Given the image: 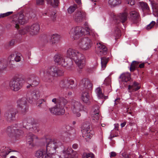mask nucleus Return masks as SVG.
Wrapping results in <instances>:
<instances>
[{"label":"nucleus","mask_w":158,"mask_h":158,"mask_svg":"<svg viewBox=\"0 0 158 158\" xmlns=\"http://www.w3.org/2000/svg\"><path fill=\"white\" fill-rule=\"evenodd\" d=\"M15 41L14 40H11L10 41L9 43V45L10 46H12L14 44Z\"/></svg>","instance_id":"obj_63"},{"label":"nucleus","mask_w":158,"mask_h":158,"mask_svg":"<svg viewBox=\"0 0 158 158\" xmlns=\"http://www.w3.org/2000/svg\"><path fill=\"white\" fill-rule=\"evenodd\" d=\"M21 54L20 53L18 55L16 54V56L15 57V54H11L9 57V62L11 63V61H14V60L17 62L20 61L21 60Z\"/></svg>","instance_id":"obj_30"},{"label":"nucleus","mask_w":158,"mask_h":158,"mask_svg":"<svg viewBox=\"0 0 158 158\" xmlns=\"http://www.w3.org/2000/svg\"><path fill=\"white\" fill-rule=\"evenodd\" d=\"M32 93L33 94V97L36 100V99H38L40 97L39 92L36 90H34Z\"/></svg>","instance_id":"obj_47"},{"label":"nucleus","mask_w":158,"mask_h":158,"mask_svg":"<svg viewBox=\"0 0 158 158\" xmlns=\"http://www.w3.org/2000/svg\"><path fill=\"white\" fill-rule=\"evenodd\" d=\"M54 60L57 65H60L63 67H66L68 65V63L65 61L63 56L60 54H56L54 57Z\"/></svg>","instance_id":"obj_18"},{"label":"nucleus","mask_w":158,"mask_h":158,"mask_svg":"<svg viewBox=\"0 0 158 158\" xmlns=\"http://www.w3.org/2000/svg\"><path fill=\"white\" fill-rule=\"evenodd\" d=\"M139 63V62L136 61H132L131 64L130 68V71H134L136 69Z\"/></svg>","instance_id":"obj_37"},{"label":"nucleus","mask_w":158,"mask_h":158,"mask_svg":"<svg viewBox=\"0 0 158 158\" xmlns=\"http://www.w3.org/2000/svg\"><path fill=\"white\" fill-rule=\"evenodd\" d=\"M104 84L106 85H111V80L109 79H106L104 81Z\"/></svg>","instance_id":"obj_54"},{"label":"nucleus","mask_w":158,"mask_h":158,"mask_svg":"<svg viewBox=\"0 0 158 158\" xmlns=\"http://www.w3.org/2000/svg\"><path fill=\"white\" fill-rule=\"evenodd\" d=\"M78 146V145L77 144L75 143L73 145L72 147L73 149H76L77 148Z\"/></svg>","instance_id":"obj_64"},{"label":"nucleus","mask_w":158,"mask_h":158,"mask_svg":"<svg viewBox=\"0 0 158 158\" xmlns=\"http://www.w3.org/2000/svg\"><path fill=\"white\" fill-rule=\"evenodd\" d=\"M20 79L17 77H14L9 82L10 89L15 91H18L21 88Z\"/></svg>","instance_id":"obj_13"},{"label":"nucleus","mask_w":158,"mask_h":158,"mask_svg":"<svg viewBox=\"0 0 158 158\" xmlns=\"http://www.w3.org/2000/svg\"><path fill=\"white\" fill-rule=\"evenodd\" d=\"M44 3V0H37L36 4L38 5H42Z\"/></svg>","instance_id":"obj_55"},{"label":"nucleus","mask_w":158,"mask_h":158,"mask_svg":"<svg viewBox=\"0 0 158 158\" xmlns=\"http://www.w3.org/2000/svg\"><path fill=\"white\" fill-rule=\"evenodd\" d=\"M30 29L29 26H26L24 28L20 30L19 33L21 35H24L28 32H30Z\"/></svg>","instance_id":"obj_41"},{"label":"nucleus","mask_w":158,"mask_h":158,"mask_svg":"<svg viewBox=\"0 0 158 158\" xmlns=\"http://www.w3.org/2000/svg\"><path fill=\"white\" fill-rule=\"evenodd\" d=\"M139 3L143 10H149V7L146 3L143 2H140Z\"/></svg>","instance_id":"obj_42"},{"label":"nucleus","mask_w":158,"mask_h":158,"mask_svg":"<svg viewBox=\"0 0 158 158\" xmlns=\"http://www.w3.org/2000/svg\"><path fill=\"white\" fill-rule=\"evenodd\" d=\"M127 2L128 4H130L131 5L134 4V2L133 0H127Z\"/></svg>","instance_id":"obj_59"},{"label":"nucleus","mask_w":158,"mask_h":158,"mask_svg":"<svg viewBox=\"0 0 158 158\" xmlns=\"http://www.w3.org/2000/svg\"><path fill=\"white\" fill-rule=\"evenodd\" d=\"M114 33L117 37H119L121 35L120 31L117 27H116L115 28Z\"/></svg>","instance_id":"obj_49"},{"label":"nucleus","mask_w":158,"mask_h":158,"mask_svg":"<svg viewBox=\"0 0 158 158\" xmlns=\"http://www.w3.org/2000/svg\"><path fill=\"white\" fill-rule=\"evenodd\" d=\"M156 23L154 21H152L149 24L147 25L146 29L148 30L152 28L153 26Z\"/></svg>","instance_id":"obj_52"},{"label":"nucleus","mask_w":158,"mask_h":158,"mask_svg":"<svg viewBox=\"0 0 158 158\" xmlns=\"http://www.w3.org/2000/svg\"><path fill=\"white\" fill-rule=\"evenodd\" d=\"M120 101V99L119 98H118L114 100V105H116L118 104Z\"/></svg>","instance_id":"obj_62"},{"label":"nucleus","mask_w":158,"mask_h":158,"mask_svg":"<svg viewBox=\"0 0 158 158\" xmlns=\"http://www.w3.org/2000/svg\"><path fill=\"white\" fill-rule=\"evenodd\" d=\"M22 123L23 127L26 129H27V126L28 125V123H27V121L26 118H25L23 119Z\"/></svg>","instance_id":"obj_53"},{"label":"nucleus","mask_w":158,"mask_h":158,"mask_svg":"<svg viewBox=\"0 0 158 158\" xmlns=\"http://www.w3.org/2000/svg\"><path fill=\"white\" fill-rule=\"evenodd\" d=\"M152 8L153 11L156 13L157 15L158 14V4L155 3H151Z\"/></svg>","instance_id":"obj_44"},{"label":"nucleus","mask_w":158,"mask_h":158,"mask_svg":"<svg viewBox=\"0 0 158 158\" xmlns=\"http://www.w3.org/2000/svg\"><path fill=\"white\" fill-rule=\"evenodd\" d=\"M10 152L6 148L3 147L0 150V156L2 157H5Z\"/></svg>","instance_id":"obj_35"},{"label":"nucleus","mask_w":158,"mask_h":158,"mask_svg":"<svg viewBox=\"0 0 158 158\" xmlns=\"http://www.w3.org/2000/svg\"><path fill=\"white\" fill-rule=\"evenodd\" d=\"M59 38V36L57 34L48 35L44 36V41L45 43L49 42L52 44H55L58 40Z\"/></svg>","instance_id":"obj_19"},{"label":"nucleus","mask_w":158,"mask_h":158,"mask_svg":"<svg viewBox=\"0 0 158 158\" xmlns=\"http://www.w3.org/2000/svg\"><path fill=\"white\" fill-rule=\"evenodd\" d=\"M13 11H10L5 13L1 14H0V18H2L8 16L13 14Z\"/></svg>","instance_id":"obj_46"},{"label":"nucleus","mask_w":158,"mask_h":158,"mask_svg":"<svg viewBox=\"0 0 158 158\" xmlns=\"http://www.w3.org/2000/svg\"><path fill=\"white\" fill-rule=\"evenodd\" d=\"M46 151L49 156L54 155L56 150L61 145V143L56 140L46 139Z\"/></svg>","instance_id":"obj_2"},{"label":"nucleus","mask_w":158,"mask_h":158,"mask_svg":"<svg viewBox=\"0 0 158 158\" xmlns=\"http://www.w3.org/2000/svg\"><path fill=\"white\" fill-rule=\"evenodd\" d=\"M30 33L32 35H34L37 34L40 29L39 25L37 23L32 24L30 27Z\"/></svg>","instance_id":"obj_25"},{"label":"nucleus","mask_w":158,"mask_h":158,"mask_svg":"<svg viewBox=\"0 0 158 158\" xmlns=\"http://www.w3.org/2000/svg\"><path fill=\"white\" fill-rule=\"evenodd\" d=\"M122 156H123V158H129L128 155L125 153H123Z\"/></svg>","instance_id":"obj_61"},{"label":"nucleus","mask_w":158,"mask_h":158,"mask_svg":"<svg viewBox=\"0 0 158 158\" xmlns=\"http://www.w3.org/2000/svg\"><path fill=\"white\" fill-rule=\"evenodd\" d=\"M96 48L99 51V54L101 56L106 55L107 53V49L106 46L103 44L99 43L97 44Z\"/></svg>","instance_id":"obj_24"},{"label":"nucleus","mask_w":158,"mask_h":158,"mask_svg":"<svg viewBox=\"0 0 158 158\" xmlns=\"http://www.w3.org/2000/svg\"><path fill=\"white\" fill-rule=\"evenodd\" d=\"M93 42L88 38H84L80 39L78 43L79 46L84 50H87L91 47Z\"/></svg>","instance_id":"obj_12"},{"label":"nucleus","mask_w":158,"mask_h":158,"mask_svg":"<svg viewBox=\"0 0 158 158\" xmlns=\"http://www.w3.org/2000/svg\"><path fill=\"white\" fill-rule=\"evenodd\" d=\"M18 111L15 108H11L6 110L5 113L6 120L9 122H11L15 119V116Z\"/></svg>","instance_id":"obj_9"},{"label":"nucleus","mask_w":158,"mask_h":158,"mask_svg":"<svg viewBox=\"0 0 158 158\" xmlns=\"http://www.w3.org/2000/svg\"><path fill=\"white\" fill-rule=\"evenodd\" d=\"M101 64L102 67L104 69L105 68L106 64L109 60V58H106L105 57H101Z\"/></svg>","instance_id":"obj_38"},{"label":"nucleus","mask_w":158,"mask_h":158,"mask_svg":"<svg viewBox=\"0 0 158 158\" xmlns=\"http://www.w3.org/2000/svg\"><path fill=\"white\" fill-rule=\"evenodd\" d=\"M83 108V106L79 102L73 99L71 102V109L74 113L79 112Z\"/></svg>","instance_id":"obj_15"},{"label":"nucleus","mask_w":158,"mask_h":158,"mask_svg":"<svg viewBox=\"0 0 158 158\" xmlns=\"http://www.w3.org/2000/svg\"><path fill=\"white\" fill-rule=\"evenodd\" d=\"M110 154V157H115L116 155V153L115 152H111Z\"/></svg>","instance_id":"obj_60"},{"label":"nucleus","mask_w":158,"mask_h":158,"mask_svg":"<svg viewBox=\"0 0 158 158\" xmlns=\"http://www.w3.org/2000/svg\"><path fill=\"white\" fill-rule=\"evenodd\" d=\"M59 86L63 89H73L75 88L76 85L74 84V81L73 79L65 78L60 81Z\"/></svg>","instance_id":"obj_6"},{"label":"nucleus","mask_w":158,"mask_h":158,"mask_svg":"<svg viewBox=\"0 0 158 158\" xmlns=\"http://www.w3.org/2000/svg\"><path fill=\"white\" fill-rule=\"evenodd\" d=\"M46 102V101L44 99H40L38 101V103L39 104L38 105L43 104L44 102Z\"/></svg>","instance_id":"obj_56"},{"label":"nucleus","mask_w":158,"mask_h":158,"mask_svg":"<svg viewBox=\"0 0 158 158\" xmlns=\"http://www.w3.org/2000/svg\"><path fill=\"white\" fill-rule=\"evenodd\" d=\"M38 106L43 108L45 111H46L48 108V107L47 105V104L46 102H44V103L43 104L38 105Z\"/></svg>","instance_id":"obj_50"},{"label":"nucleus","mask_w":158,"mask_h":158,"mask_svg":"<svg viewBox=\"0 0 158 158\" xmlns=\"http://www.w3.org/2000/svg\"><path fill=\"white\" fill-rule=\"evenodd\" d=\"M128 90L129 92H131L133 91H136L140 88V87L138 86L139 83L136 81H134L132 85L128 83Z\"/></svg>","instance_id":"obj_28"},{"label":"nucleus","mask_w":158,"mask_h":158,"mask_svg":"<svg viewBox=\"0 0 158 158\" xmlns=\"http://www.w3.org/2000/svg\"><path fill=\"white\" fill-rule=\"evenodd\" d=\"M68 102L67 99H65L63 97H60L59 98L58 103L60 106L64 108V106Z\"/></svg>","instance_id":"obj_34"},{"label":"nucleus","mask_w":158,"mask_h":158,"mask_svg":"<svg viewBox=\"0 0 158 158\" xmlns=\"http://www.w3.org/2000/svg\"><path fill=\"white\" fill-rule=\"evenodd\" d=\"M90 91H83L81 94V99L83 102L88 104L90 103V96L89 92Z\"/></svg>","instance_id":"obj_26"},{"label":"nucleus","mask_w":158,"mask_h":158,"mask_svg":"<svg viewBox=\"0 0 158 158\" xmlns=\"http://www.w3.org/2000/svg\"><path fill=\"white\" fill-rule=\"evenodd\" d=\"M54 77H60L64 75V71L62 69L56 66Z\"/></svg>","instance_id":"obj_33"},{"label":"nucleus","mask_w":158,"mask_h":158,"mask_svg":"<svg viewBox=\"0 0 158 158\" xmlns=\"http://www.w3.org/2000/svg\"><path fill=\"white\" fill-rule=\"evenodd\" d=\"M85 12L82 10H77L73 14V17L75 21L80 23L85 19Z\"/></svg>","instance_id":"obj_16"},{"label":"nucleus","mask_w":158,"mask_h":158,"mask_svg":"<svg viewBox=\"0 0 158 158\" xmlns=\"http://www.w3.org/2000/svg\"><path fill=\"white\" fill-rule=\"evenodd\" d=\"M33 95V94L32 92L28 93L27 95V100L30 103H31L32 102L35 101Z\"/></svg>","instance_id":"obj_40"},{"label":"nucleus","mask_w":158,"mask_h":158,"mask_svg":"<svg viewBox=\"0 0 158 158\" xmlns=\"http://www.w3.org/2000/svg\"><path fill=\"white\" fill-rule=\"evenodd\" d=\"M55 14L56 13L53 12H52L51 15V17L53 20H54L56 18V16L55 15Z\"/></svg>","instance_id":"obj_57"},{"label":"nucleus","mask_w":158,"mask_h":158,"mask_svg":"<svg viewBox=\"0 0 158 158\" xmlns=\"http://www.w3.org/2000/svg\"><path fill=\"white\" fill-rule=\"evenodd\" d=\"M121 2V0H109L108 1L109 4L111 7H114L120 4Z\"/></svg>","instance_id":"obj_36"},{"label":"nucleus","mask_w":158,"mask_h":158,"mask_svg":"<svg viewBox=\"0 0 158 158\" xmlns=\"http://www.w3.org/2000/svg\"><path fill=\"white\" fill-rule=\"evenodd\" d=\"M26 22L23 14L18 13L12 15L11 23L15 28L18 29L20 25L24 24Z\"/></svg>","instance_id":"obj_5"},{"label":"nucleus","mask_w":158,"mask_h":158,"mask_svg":"<svg viewBox=\"0 0 158 158\" xmlns=\"http://www.w3.org/2000/svg\"><path fill=\"white\" fill-rule=\"evenodd\" d=\"M95 92L99 98L101 99L104 96V94L102 93V89L100 87H98L95 90Z\"/></svg>","instance_id":"obj_39"},{"label":"nucleus","mask_w":158,"mask_h":158,"mask_svg":"<svg viewBox=\"0 0 158 158\" xmlns=\"http://www.w3.org/2000/svg\"><path fill=\"white\" fill-rule=\"evenodd\" d=\"M77 8V6L76 4H74L73 6H70L68 9V12L69 14L73 12Z\"/></svg>","instance_id":"obj_43"},{"label":"nucleus","mask_w":158,"mask_h":158,"mask_svg":"<svg viewBox=\"0 0 158 158\" xmlns=\"http://www.w3.org/2000/svg\"><path fill=\"white\" fill-rule=\"evenodd\" d=\"M27 81L28 83L31 84V85H32V87L37 86L40 82L39 78L34 74L30 75L27 78Z\"/></svg>","instance_id":"obj_20"},{"label":"nucleus","mask_w":158,"mask_h":158,"mask_svg":"<svg viewBox=\"0 0 158 158\" xmlns=\"http://www.w3.org/2000/svg\"><path fill=\"white\" fill-rule=\"evenodd\" d=\"M52 1V3H50V5L53 7H55L58 6V4L59 3V0H53Z\"/></svg>","instance_id":"obj_48"},{"label":"nucleus","mask_w":158,"mask_h":158,"mask_svg":"<svg viewBox=\"0 0 158 158\" xmlns=\"http://www.w3.org/2000/svg\"><path fill=\"white\" fill-rule=\"evenodd\" d=\"M27 142L29 148H31L34 146L33 141L35 139H37V137L31 133H29L27 136Z\"/></svg>","instance_id":"obj_21"},{"label":"nucleus","mask_w":158,"mask_h":158,"mask_svg":"<svg viewBox=\"0 0 158 158\" xmlns=\"http://www.w3.org/2000/svg\"><path fill=\"white\" fill-rule=\"evenodd\" d=\"M130 19L134 24H137L139 20L140 16L138 12L136 11H132L130 12Z\"/></svg>","instance_id":"obj_22"},{"label":"nucleus","mask_w":158,"mask_h":158,"mask_svg":"<svg viewBox=\"0 0 158 158\" xmlns=\"http://www.w3.org/2000/svg\"><path fill=\"white\" fill-rule=\"evenodd\" d=\"M53 156H50L49 158H77L78 154L76 152H74L71 148H68L64 150L59 156L53 153Z\"/></svg>","instance_id":"obj_4"},{"label":"nucleus","mask_w":158,"mask_h":158,"mask_svg":"<svg viewBox=\"0 0 158 158\" xmlns=\"http://www.w3.org/2000/svg\"><path fill=\"white\" fill-rule=\"evenodd\" d=\"M83 158H94V155L92 154L85 153L83 154Z\"/></svg>","instance_id":"obj_51"},{"label":"nucleus","mask_w":158,"mask_h":158,"mask_svg":"<svg viewBox=\"0 0 158 158\" xmlns=\"http://www.w3.org/2000/svg\"><path fill=\"white\" fill-rule=\"evenodd\" d=\"M67 56L71 59L70 62L72 63L73 59L75 62L78 67L80 69H82L85 65V61L83 55L77 50L72 48H69L67 52Z\"/></svg>","instance_id":"obj_1"},{"label":"nucleus","mask_w":158,"mask_h":158,"mask_svg":"<svg viewBox=\"0 0 158 158\" xmlns=\"http://www.w3.org/2000/svg\"><path fill=\"white\" fill-rule=\"evenodd\" d=\"M56 66L53 65L48 68L44 77V81L45 82H52V77L55 76V72Z\"/></svg>","instance_id":"obj_7"},{"label":"nucleus","mask_w":158,"mask_h":158,"mask_svg":"<svg viewBox=\"0 0 158 158\" xmlns=\"http://www.w3.org/2000/svg\"><path fill=\"white\" fill-rule=\"evenodd\" d=\"M79 86L84 91H90L92 89L93 85L88 79L85 78L80 81Z\"/></svg>","instance_id":"obj_11"},{"label":"nucleus","mask_w":158,"mask_h":158,"mask_svg":"<svg viewBox=\"0 0 158 158\" xmlns=\"http://www.w3.org/2000/svg\"><path fill=\"white\" fill-rule=\"evenodd\" d=\"M49 110L52 114L56 115H62L65 113L64 108L57 104L54 106L49 108Z\"/></svg>","instance_id":"obj_14"},{"label":"nucleus","mask_w":158,"mask_h":158,"mask_svg":"<svg viewBox=\"0 0 158 158\" xmlns=\"http://www.w3.org/2000/svg\"><path fill=\"white\" fill-rule=\"evenodd\" d=\"M127 13L126 12H123L120 14L118 16V19L123 23L125 22L127 20Z\"/></svg>","instance_id":"obj_32"},{"label":"nucleus","mask_w":158,"mask_h":158,"mask_svg":"<svg viewBox=\"0 0 158 158\" xmlns=\"http://www.w3.org/2000/svg\"><path fill=\"white\" fill-rule=\"evenodd\" d=\"M35 156L37 158H49L50 157L47 152L44 149H40L36 151Z\"/></svg>","instance_id":"obj_23"},{"label":"nucleus","mask_w":158,"mask_h":158,"mask_svg":"<svg viewBox=\"0 0 158 158\" xmlns=\"http://www.w3.org/2000/svg\"><path fill=\"white\" fill-rule=\"evenodd\" d=\"M99 106L97 105H95L92 108V110L93 112L92 114L93 115V120H98V119L100 116L99 113Z\"/></svg>","instance_id":"obj_27"},{"label":"nucleus","mask_w":158,"mask_h":158,"mask_svg":"<svg viewBox=\"0 0 158 158\" xmlns=\"http://www.w3.org/2000/svg\"><path fill=\"white\" fill-rule=\"evenodd\" d=\"M7 61L6 59L3 58L0 59V72H2L5 70L7 68Z\"/></svg>","instance_id":"obj_31"},{"label":"nucleus","mask_w":158,"mask_h":158,"mask_svg":"<svg viewBox=\"0 0 158 158\" xmlns=\"http://www.w3.org/2000/svg\"><path fill=\"white\" fill-rule=\"evenodd\" d=\"M6 132L7 135L10 137H17L23 134V131L17 129L16 127L13 126H9L7 128Z\"/></svg>","instance_id":"obj_10"},{"label":"nucleus","mask_w":158,"mask_h":158,"mask_svg":"<svg viewBox=\"0 0 158 158\" xmlns=\"http://www.w3.org/2000/svg\"><path fill=\"white\" fill-rule=\"evenodd\" d=\"M90 123L89 122L84 123L81 126V131L83 134L86 137L85 138H89L91 136V134L90 132Z\"/></svg>","instance_id":"obj_17"},{"label":"nucleus","mask_w":158,"mask_h":158,"mask_svg":"<svg viewBox=\"0 0 158 158\" xmlns=\"http://www.w3.org/2000/svg\"><path fill=\"white\" fill-rule=\"evenodd\" d=\"M58 101L59 98L57 99L56 98H54L52 100V102L56 105L58 103Z\"/></svg>","instance_id":"obj_58"},{"label":"nucleus","mask_w":158,"mask_h":158,"mask_svg":"<svg viewBox=\"0 0 158 158\" xmlns=\"http://www.w3.org/2000/svg\"><path fill=\"white\" fill-rule=\"evenodd\" d=\"M17 106L19 110L22 114H25L28 110L27 99L25 97L19 99L17 101Z\"/></svg>","instance_id":"obj_8"},{"label":"nucleus","mask_w":158,"mask_h":158,"mask_svg":"<svg viewBox=\"0 0 158 158\" xmlns=\"http://www.w3.org/2000/svg\"><path fill=\"white\" fill-rule=\"evenodd\" d=\"M119 78L121 79V81L125 82L130 81L131 78V74L129 73H123L119 77Z\"/></svg>","instance_id":"obj_29"},{"label":"nucleus","mask_w":158,"mask_h":158,"mask_svg":"<svg viewBox=\"0 0 158 158\" xmlns=\"http://www.w3.org/2000/svg\"><path fill=\"white\" fill-rule=\"evenodd\" d=\"M26 118L27 121V123H28V125L30 124L33 125L35 124L36 123L34 118Z\"/></svg>","instance_id":"obj_45"},{"label":"nucleus","mask_w":158,"mask_h":158,"mask_svg":"<svg viewBox=\"0 0 158 158\" xmlns=\"http://www.w3.org/2000/svg\"><path fill=\"white\" fill-rule=\"evenodd\" d=\"M85 31H86L87 34L91 35L92 33L90 32V30L89 27H86L84 29L80 27H76L72 28L69 32V34L70 36L75 40L83 35L84 34Z\"/></svg>","instance_id":"obj_3"}]
</instances>
